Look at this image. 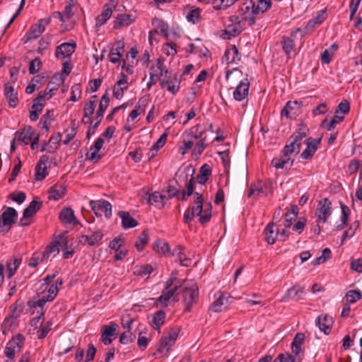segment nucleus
Returning <instances> with one entry per match:
<instances>
[{
    "label": "nucleus",
    "instance_id": "obj_1",
    "mask_svg": "<svg viewBox=\"0 0 362 362\" xmlns=\"http://www.w3.org/2000/svg\"><path fill=\"white\" fill-rule=\"evenodd\" d=\"M196 199L194 202V206H189L185 211L183 221L186 224H189L195 216L199 217V223L205 224L208 223L211 218L212 206L210 202L204 203L202 194L199 192L194 193Z\"/></svg>",
    "mask_w": 362,
    "mask_h": 362
},
{
    "label": "nucleus",
    "instance_id": "obj_2",
    "mask_svg": "<svg viewBox=\"0 0 362 362\" xmlns=\"http://www.w3.org/2000/svg\"><path fill=\"white\" fill-rule=\"evenodd\" d=\"M23 302L18 300L15 304L10 308L8 315L5 318L1 325L2 331L4 334L8 332L13 331L21 322V316L23 313Z\"/></svg>",
    "mask_w": 362,
    "mask_h": 362
},
{
    "label": "nucleus",
    "instance_id": "obj_3",
    "mask_svg": "<svg viewBox=\"0 0 362 362\" xmlns=\"http://www.w3.org/2000/svg\"><path fill=\"white\" fill-rule=\"evenodd\" d=\"M56 87H50V83L44 91L38 93V95L33 100L32 110L30 111V119L31 121H36L38 119L39 114L45 107V102L52 97V91L56 90Z\"/></svg>",
    "mask_w": 362,
    "mask_h": 362
},
{
    "label": "nucleus",
    "instance_id": "obj_4",
    "mask_svg": "<svg viewBox=\"0 0 362 362\" xmlns=\"http://www.w3.org/2000/svg\"><path fill=\"white\" fill-rule=\"evenodd\" d=\"M182 297L185 308V310L189 312L198 297V287L193 281H183Z\"/></svg>",
    "mask_w": 362,
    "mask_h": 362
},
{
    "label": "nucleus",
    "instance_id": "obj_5",
    "mask_svg": "<svg viewBox=\"0 0 362 362\" xmlns=\"http://www.w3.org/2000/svg\"><path fill=\"white\" fill-rule=\"evenodd\" d=\"M110 98L107 90L103 94L101 98L98 110H97L96 115L95 117V123L90 127L86 134L88 139H90V136L95 132V129L100 124L103 117L104 113L109 105Z\"/></svg>",
    "mask_w": 362,
    "mask_h": 362
},
{
    "label": "nucleus",
    "instance_id": "obj_6",
    "mask_svg": "<svg viewBox=\"0 0 362 362\" xmlns=\"http://www.w3.org/2000/svg\"><path fill=\"white\" fill-rule=\"evenodd\" d=\"M18 218V213L13 207H7L0 216V233L8 231L10 226L13 224Z\"/></svg>",
    "mask_w": 362,
    "mask_h": 362
},
{
    "label": "nucleus",
    "instance_id": "obj_7",
    "mask_svg": "<svg viewBox=\"0 0 362 362\" xmlns=\"http://www.w3.org/2000/svg\"><path fill=\"white\" fill-rule=\"evenodd\" d=\"M178 335V330L175 328L164 333L159 341V346L157 351L161 354H167L170 347L175 344Z\"/></svg>",
    "mask_w": 362,
    "mask_h": 362
},
{
    "label": "nucleus",
    "instance_id": "obj_8",
    "mask_svg": "<svg viewBox=\"0 0 362 362\" xmlns=\"http://www.w3.org/2000/svg\"><path fill=\"white\" fill-rule=\"evenodd\" d=\"M332 214V202L328 198L319 201L315 210L317 222L325 223Z\"/></svg>",
    "mask_w": 362,
    "mask_h": 362
},
{
    "label": "nucleus",
    "instance_id": "obj_9",
    "mask_svg": "<svg viewBox=\"0 0 362 362\" xmlns=\"http://www.w3.org/2000/svg\"><path fill=\"white\" fill-rule=\"evenodd\" d=\"M254 2L252 0H247L240 8L238 16L239 20H243L245 24L247 23L250 26L255 23V14L252 12Z\"/></svg>",
    "mask_w": 362,
    "mask_h": 362
},
{
    "label": "nucleus",
    "instance_id": "obj_10",
    "mask_svg": "<svg viewBox=\"0 0 362 362\" xmlns=\"http://www.w3.org/2000/svg\"><path fill=\"white\" fill-rule=\"evenodd\" d=\"M59 288L57 285L52 284L49 286L48 289L49 295L47 296H43L40 299H32L30 300V303L33 305H36L35 307L40 310L41 315L45 314L44 311V305L48 301H52L54 298L57 296Z\"/></svg>",
    "mask_w": 362,
    "mask_h": 362
},
{
    "label": "nucleus",
    "instance_id": "obj_11",
    "mask_svg": "<svg viewBox=\"0 0 362 362\" xmlns=\"http://www.w3.org/2000/svg\"><path fill=\"white\" fill-rule=\"evenodd\" d=\"M272 192V184L269 182H263L262 181H258L255 184H252L250 187V190L248 192V197H251L252 196L256 197V198L262 196H266L269 193Z\"/></svg>",
    "mask_w": 362,
    "mask_h": 362
},
{
    "label": "nucleus",
    "instance_id": "obj_12",
    "mask_svg": "<svg viewBox=\"0 0 362 362\" xmlns=\"http://www.w3.org/2000/svg\"><path fill=\"white\" fill-rule=\"evenodd\" d=\"M90 206L94 211L96 216H100V212L103 211L107 218H110L112 216V205L105 199H100L98 201H90Z\"/></svg>",
    "mask_w": 362,
    "mask_h": 362
},
{
    "label": "nucleus",
    "instance_id": "obj_13",
    "mask_svg": "<svg viewBox=\"0 0 362 362\" xmlns=\"http://www.w3.org/2000/svg\"><path fill=\"white\" fill-rule=\"evenodd\" d=\"M229 19L233 25H228L225 33L228 36V38L230 39L231 37L238 36L244 30L246 25L243 20H239L238 16H230Z\"/></svg>",
    "mask_w": 362,
    "mask_h": 362
},
{
    "label": "nucleus",
    "instance_id": "obj_14",
    "mask_svg": "<svg viewBox=\"0 0 362 362\" xmlns=\"http://www.w3.org/2000/svg\"><path fill=\"white\" fill-rule=\"evenodd\" d=\"M50 19H41L37 23L33 25L26 33V40L24 43L37 39L45 29V25L49 23Z\"/></svg>",
    "mask_w": 362,
    "mask_h": 362
},
{
    "label": "nucleus",
    "instance_id": "obj_15",
    "mask_svg": "<svg viewBox=\"0 0 362 362\" xmlns=\"http://www.w3.org/2000/svg\"><path fill=\"white\" fill-rule=\"evenodd\" d=\"M117 5V2L115 0H109L104 5L101 14L96 18V24L99 26L104 25L110 18Z\"/></svg>",
    "mask_w": 362,
    "mask_h": 362
},
{
    "label": "nucleus",
    "instance_id": "obj_16",
    "mask_svg": "<svg viewBox=\"0 0 362 362\" xmlns=\"http://www.w3.org/2000/svg\"><path fill=\"white\" fill-rule=\"evenodd\" d=\"M22 341L23 339L21 334H18L16 337H13L6 346L4 351L5 356L8 358H13L16 352L20 350Z\"/></svg>",
    "mask_w": 362,
    "mask_h": 362
},
{
    "label": "nucleus",
    "instance_id": "obj_17",
    "mask_svg": "<svg viewBox=\"0 0 362 362\" xmlns=\"http://www.w3.org/2000/svg\"><path fill=\"white\" fill-rule=\"evenodd\" d=\"M250 82L247 78L240 81L233 91V98L237 101L243 100L249 93Z\"/></svg>",
    "mask_w": 362,
    "mask_h": 362
},
{
    "label": "nucleus",
    "instance_id": "obj_18",
    "mask_svg": "<svg viewBox=\"0 0 362 362\" xmlns=\"http://www.w3.org/2000/svg\"><path fill=\"white\" fill-rule=\"evenodd\" d=\"M76 44L75 42H64L56 48L55 56L59 57H70L75 52Z\"/></svg>",
    "mask_w": 362,
    "mask_h": 362
},
{
    "label": "nucleus",
    "instance_id": "obj_19",
    "mask_svg": "<svg viewBox=\"0 0 362 362\" xmlns=\"http://www.w3.org/2000/svg\"><path fill=\"white\" fill-rule=\"evenodd\" d=\"M103 144L104 139L102 137L98 138L93 146L90 147L91 152L86 153V159L93 163L98 162L103 157V155L98 153V151L102 148Z\"/></svg>",
    "mask_w": 362,
    "mask_h": 362
},
{
    "label": "nucleus",
    "instance_id": "obj_20",
    "mask_svg": "<svg viewBox=\"0 0 362 362\" xmlns=\"http://www.w3.org/2000/svg\"><path fill=\"white\" fill-rule=\"evenodd\" d=\"M320 139H315L309 137L305 139L306 148L301 153L300 157L303 159H309L313 157L317 149Z\"/></svg>",
    "mask_w": 362,
    "mask_h": 362
},
{
    "label": "nucleus",
    "instance_id": "obj_21",
    "mask_svg": "<svg viewBox=\"0 0 362 362\" xmlns=\"http://www.w3.org/2000/svg\"><path fill=\"white\" fill-rule=\"evenodd\" d=\"M333 318L327 314L320 315L316 320V325L325 334H329L333 325Z\"/></svg>",
    "mask_w": 362,
    "mask_h": 362
},
{
    "label": "nucleus",
    "instance_id": "obj_22",
    "mask_svg": "<svg viewBox=\"0 0 362 362\" xmlns=\"http://www.w3.org/2000/svg\"><path fill=\"white\" fill-rule=\"evenodd\" d=\"M60 247L57 237H56L42 252L41 260L45 261L50 257H54L60 252Z\"/></svg>",
    "mask_w": 362,
    "mask_h": 362
},
{
    "label": "nucleus",
    "instance_id": "obj_23",
    "mask_svg": "<svg viewBox=\"0 0 362 362\" xmlns=\"http://www.w3.org/2000/svg\"><path fill=\"white\" fill-rule=\"evenodd\" d=\"M182 284L179 281L170 289H163L161 296L158 298V301L161 305L166 307L168 303L171 298H173L180 288H182Z\"/></svg>",
    "mask_w": 362,
    "mask_h": 362
},
{
    "label": "nucleus",
    "instance_id": "obj_24",
    "mask_svg": "<svg viewBox=\"0 0 362 362\" xmlns=\"http://www.w3.org/2000/svg\"><path fill=\"white\" fill-rule=\"evenodd\" d=\"M305 288L303 286H300L298 285L293 286L290 288L285 295L283 296V300H286L288 299H293L296 300H299L303 298L305 295Z\"/></svg>",
    "mask_w": 362,
    "mask_h": 362
},
{
    "label": "nucleus",
    "instance_id": "obj_25",
    "mask_svg": "<svg viewBox=\"0 0 362 362\" xmlns=\"http://www.w3.org/2000/svg\"><path fill=\"white\" fill-rule=\"evenodd\" d=\"M103 234L100 230H97L91 235H82L79 237L78 242L83 245L94 246L98 244L103 238Z\"/></svg>",
    "mask_w": 362,
    "mask_h": 362
},
{
    "label": "nucleus",
    "instance_id": "obj_26",
    "mask_svg": "<svg viewBox=\"0 0 362 362\" xmlns=\"http://www.w3.org/2000/svg\"><path fill=\"white\" fill-rule=\"evenodd\" d=\"M117 325L115 323H110L109 325H104L102 328L101 340L105 345H109L112 339L110 338L115 334Z\"/></svg>",
    "mask_w": 362,
    "mask_h": 362
},
{
    "label": "nucleus",
    "instance_id": "obj_27",
    "mask_svg": "<svg viewBox=\"0 0 362 362\" xmlns=\"http://www.w3.org/2000/svg\"><path fill=\"white\" fill-rule=\"evenodd\" d=\"M24 133L28 134V136H24V145H27L28 144V141H31L30 147L32 150H35L38 146V141L40 135L37 133H35L33 131L31 127H24Z\"/></svg>",
    "mask_w": 362,
    "mask_h": 362
},
{
    "label": "nucleus",
    "instance_id": "obj_28",
    "mask_svg": "<svg viewBox=\"0 0 362 362\" xmlns=\"http://www.w3.org/2000/svg\"><path fill=\"white\" fill-rule=\"evenodd\" d=\"M327 18L326 11L321 10L319 11L316 16L310 19L305 26V30L307 32H311L313 29L320 25Z\"/></svg>",
    "mask_w": 362,
    "mask_h": 362
},
{
    "label": "nucleus",
    "instance_id": "obj_29",
    "mask_svg": "<svg viewBox=\"0 0 362 362\" xmlns=\"http://www.w3.org/2000/svg\"><path fill=\"white\" fill-rule=\"evenodd\" d=\"M42 202L38 197H35L29 205L24 209V218L33 217L41 209Z\"/></svg>",
    "mask_w": 362,
    "mask_h": 362
},
{
    "label": "nucleus",
    "instance_id": "obj_30",
    "mask_svg": "<svg viewBox=\"0 0 362 362\" xmlns=\"http://www.w3.org/2000/svg\"><path fill=\"white\" fill-rule=\"evenodd\" d=\"M35 304L33 305L32 303H30V300L28 302V311L32 315H34L30 322L31 327H33L34 329H36L39 325H42L41 319L44 316V315H41L40 310L35 307Z\"/></svg>",
    "mask_w": 362,
    "mask_h": 362
},
{
    "label": "nucleus",
    "instance_id": "obj_31",
    "mask_svg": "<svg viewBox=\"0 0 362 362\" xmlns=\"http://www.w3.org/2000/svg\"><path fill=\"white\" fill-rule=\"evenodd\" d=\"M4 86V95L9 106L11 107H16L18 103L17 93L15 92L13 88L8 83H6Z\"/></svg>",
    "mask_w": 362,
    "mask_h": 362
},
{
    "label": "nucleus",
    "instance_id": "obj_32",
    "mask_svg": "<svg viewBox=\"0 0 362 362\" xmlns=\"http://www.w3.org/2000/svg\"><path fill=\"white\" fill-rule=\"evenodd\" d=\"M264 233H265V238H264L265 240L269 244H271V245L274 244L276 242L277 235H279V230L276 227L275 224L273 222L269 223L267 226V227L264 230Z\"/></svg>",
    "mask_w": 362,
    "mask_h": 362
},
{
    "label": "nucleus",
    "instance_id": "obj_33",
    "mask_svg": "<svg viewBox=\"0 0 362 362\" xmlns=\"http://www.w3.org/2000/svg\"><path fill=\"white\" fill-rule=\"evenodd\" d=\"M134 19L130 14H118L114 21L113 28L119 29L122 27L128 26L134 22Z\"/></svg>",
    "mask_w": 362,
    "mask_h": 362
},
{
    "label": "nucleus",
    "instance_id": "obj_34",
    "mask_svg": "<svg viewBox=\"0 0 362 362\" xmlns=\"http://www.w3.org/2000/svg\"><path fill=\"white\" fill-rule=\"evenodd\" d=\"M224 58L227 64L237 63L240 61L241 54L239 53L238 49L235 45H232L231 47L226 50Z\"/></svg>",
    "mask_w": 362,
    "mask_h": 362
},
{
    "label": "nucleus",
    "instance_id": "obj_35",
    "mask_svg": "<svg viewBox=\"0 0 362 362\" xmlns=\"http://www.w3.org/2000/svg\"><path fill=\"white\" fill-rule=\"evenodd\" d=\"M59 218L65 224H76L78 223L74 212L71 208L63 209L59 214Z\"/></svg>",
    "mask_w": 362,
    "mask_h": 362
},
{
    "label": "nucleus",
    "instance_id": "obj_36",
    "mask_svg": "<svg viewBox=\"0 0 362 362\" xmlns=\"http://www.w3.org/2000/svg\"><path fill=\"white\" fill-rule=\"evenodd\" d=\"M309 133V129L308 127L303 124L300 123L298 124V129L296 132L291 136L293 139L294 143L299 144L300 147L302 145V139L307 136Z\"/></svg>",
    "mask_w": 362,
    "mask_h": 362
},
{
    "label": "nucleus",
    "instance_id": "obj_37",
    "mask_svg": "<svg viewBox=\"0 0 362 362\" xmlns=\"http://www.w3.org/2000/svg\"><path fill=\"white\" fill-rule=\"evenodd\" d=\"M66 187L62 184H56L49 189V199L59 200L64 194Z\"/></svg>",
    "mask_w": 362,
    "mask_h": 362
},
{
    "label": "nucleus",
    "instance_id": "obj_38",
    "mask_svg": "<svg viewBox=\"0 0 362 362\" xmlns=\"http://www.w3.org/2000/svg\"><path fill=\"white\" fill-rule=\"evenodd\" d=\"M165 319V313L163 310H158L153 315L151 325L153 329L160 332L161 326L164 324Z\"/></svg>",
    "mask_w": 362,
    "mask_h": 362
},
{
    "label": "nucleus",
    "instance_id": "obj_39",
    "mask_svg": "<svg viewBox=\"0 0 362 362\" xmlns=\"http://www.w3.org/2000/svg\"><path fill=\"white\" fill-rule=\"evenodd\" d=\"M118 215L122 218V225L124 228H134L138 225L136 220L132 218L129 212L121 211H119Z\"/></svg>",
    "mask_w": 362,
    "mask_h": 362
},
{
    "label": "nucleus",
    "instance_id": "obj_40",
    "mask_svg": "<svg viewBox=\"0 0 362 362\" xmlns=\"http://www.w3.org/2000/svg\"><path fill=\"white\" fill-rule=\"evenodd\" d=\"M165 197V194H160L158 192H154L153 193L148 195L147 202L150 205L156 204L159 208H160L164 206L163 201Z\"/></svg>",
    "mask_w": 362,
    "mask_h": 362
},
{
    "label": "nucleus",
    "instance_id": "obj_41",
    "mask_svg": "<svg viewBox=\"0 0 362 362\" xmlns=\"http://www.w3.org/2000/svg\"><path fill=\"white\" fill-rule=\"evenodd\" d=\"M272 6L271 0H258L257 4H254L252 12L255 15L263 13L269 10Z\"/></svg>",
    "mask_w": 362,
    "mask_h": 362
},
{
    "label": "nucleus",
    "instance_id": "obj_42",
    "mask_svg": "<svg viewBox=\"0 0 362 362\" xmlns=\"http://www.w3.org/2000/svg\"><path fill=\"white\" fill-rule=\"evenodd\" d=\"M228 298L227 294H221L211 305V310L215 313L222 311L228 303Z\"/></svg>",
    "mask_w": 362,
    "mask_h": 362
},
{
    "label": "nucleus",
    "instance_id": "obj_43",
    "mask_svg": "<svg viewBox=\"0 0 362 362\" xmlns=\"http://www.w3.org/2000/svg\"><path fill=\"white\" fill-rule=\"evenodd\" d=\"M21 264V257H13V259L7 263V276L8 278H11L17 269Z\"/></svg>",
    "mask_w": 362,
    "mask_h": 362
},
{
    "label": "nucleus",
    "instance_id": "obj_44",
    "mask_svg": "<svg viewBox=\"0 0 362 362\" xmlns=\"http://www.w3.org/2000/svg\"><path fill=\"white\" fill-rule=\"evenodd\" d=\"M305 339V335L303 333H297L293 339V341L291 344V349L292 352L296 355L298 356L300 350L301 345Z\"/></svg>",
    "mask_w": 362,
    "mask_h": 362
},
{
    "label": "nucleus",
    "instance_id": "obj_45",
    "mask_svg": "<svg viewBox=\"0 0 362 362\" xmlns=\"http://www.w3.org/2000/svg\"><path fill=\"white\" fill-rule=\"evenodd\" d=\"M153 24L156 27L154 30H158V34L163 35L165 38H168V26L163 20L155 18L153 20Z\"/></svg>",
    "mask_w": 362,
    "mask_h": 362
},
{
    "label": "nucleus",
    "instance_id": "obj_46",
    "mask_svg": "<svg viewBox=\"0 0 362 362\" xmlns=\"http://www.w3.org/2000/svg\"><path fill=\"white\" fill-rule=\"evenodd\" d=\"M54 120V110H47V112L41 117L40 124L43 129L48 132L51 122Z\"/></svg>",
    "mask_w": 362,
    "mask_h": 362
},
{
    "label": "nucleus",
    "instance_id": "obj_47",
    "mask_svg": "<svg viewBox=\"0 0 362 362\" xmlns=\"http://www.w3.org/2000/svg\"><path fill=\"white\" fill-rule=\"evenodd\" d=\"M298 214V209L297 206H292L290 211L286 214V219L284 221V226L286 228H290L292 225V221L295 219Z\"/></svg>",
    "mask_w": 362,
    "mask_h": 362
},
{
    "label": "nucleus",
    "instance_id": "obj_48",
    "mask_svg": "<svg viewBox=\"0 0 362 362\" xmlns=\"http://www.w3.org/2000/svg\"><path fill=\"white\" fill-rule=\"evenodd\" d=\"M149 240V235L148 234V231L146 230H144L139 236L136 243L135 246L138 251H141L144 246L147 244Z\"/></svg>",
    "mask_w": 362,
    "mask_h": 362
},
{
    "label": "nucleus",
    "instance_id": "obj_49",
    "mask_svg": "<svg viewBox=\"0 0 362 362\" xmlns=\"http://www.w3.org/2000/svg\"><path fill=\"white\" fill-rule=\"evenodd\" d=\"M153 249L159 253H161L163 255H168L170 252V247L167 243L162 242L161 240H158L153 243Z\"/></svg>",
    "mask_w": 362,
    "mask_h": 362
},
{
    "label": "nucleus",
    "instance_id": "obj_50",
    "mask_svg": "<svg viewBox=\"0 0 362 362\" xmlns=\"http://www.w3.org/2000/svg\"><path fill=\"white\" fill-rule=\"evenodd\" d=\"M359 222L358 221H354L349 228L348 230L344 231L343 235L341 236V245L344 243V241L349 238H351L356 233V230L358 228Z\"/></svg>",
    "mask_w": 362,
    "mask_h": 362
},
{
    "label": "nucleus",
    "instance_id": "obj_51",
    "mask_svg": "<svg viewBox=\"0 0 362 362\" xmlns=\"http://www.w3.org/2000/svg\"><path fill=\"white\" fill-rule=\"evenodd\" d=\"M362 294L358 290H351L346 293V298L348 303H354L360 300Z\"/></svg>",
    "mask_w": 362,
    "mask_h": 362
},
{
    "label": "nucleus",
    "instance_id": "obj_52",
    "mask_svg": "<svg viewBox=\"0 0 362 362\" xmlns=\"http://www.w3.org/2000/svg\"><path fill=\"white\" fill-rule=\"evenodd\" d=\"M204 133V129H202L200 124H197L190 129L189 136L190 139H201Z\"/></svg>",
    "mask_w": 362,
    "mask_h": 362
},
{
    "label": "nucleus",
    "instance_id": "obj_53",
    "mask_svg": "<svg viewBox=\"0 0 362 362\" xmlns=\"http://www.w3.org/2000/svg\"><path fill=\"white\" fill-rule=\"evenodd\" d=\"M201 10L199 8H192L187 15L186 18L188 22L195 24L200 18Z\"/></svg>",
    "mask_w": 362,
    "mask_h": 362
},
{
    "label": "nucleus",
    "instance_id": "obj_54",
    "mask_svg": "<svg viewBox=\"0 0 362 362\" xmlns=\"http://www.w3.org/2000/svg\"><path fill=\"white\" fill-rule=\"evenodd\" d=\"M331 257V250L329 248H325L322 252V255L317 257L313 262V265H318L323 262H325L326 260L329 259Z\"/></svg>",
    "mask_w": 362,
    "mask_h": 362
},
{
    "label": "nucleus",
    "instance_id": "obj_55",
    "mask_svg": "<svg viewBox=\"0 0 362 362\" xmlns=\"http://www.w3.org/2000/svg\"><path fill=\"white\" fill-rule=\"evenodd\" d=\"M282 45L283 50L286 54V55L288 56L294 48L293 40L289 37H284L282 40Z\"/></svg>",
    "mask_w": 362,
    "mask_h": 362
},
{
    "label": "nucleus",
    "instance_id": "obj_56",
    "mask_svg": "<svg viewBox=\"0 0 362 362\" xmlns=\"http://www.w3.org/2000/svg\"><path fill=\"white\" fill-rule=\"evenodd\" d=\"M300 148L301 147H300L299 144L294 143V141H292L289 144H287L284 146L283 151H285L286 154H297L300 152Z\"/></svg>",
    "mask_w": 362,
    "mask_h": 362
},
{
    "label": "nucleus",
    "instance_id": "obj_57",
    "mask_svg": "<svg viewBox=\"0 0 362 362\" xmlns=\"http://www.w3.org/2000/svg\"><path fill=\"white\" fill-rule=\"evenodd\" d=\"M206 146L207 144L206 137L199 139V141L196 143L195 147L193 150V154L200 156Z\"/></svg>",
    "mask_w": 362,
    "mask_h": 362
},
{
    "label": "nucleus",
    "instance_id": "obj_58",
    "mask_svg": "<svg viewBox=\"0 0 362 362\" xmlns=\"http://www.w3.org/2000/svg\"><path fill=\"white\" fill-rule=\"evenodd\" d=\"M136 336L130 331H127L121 334L119 341L123 344H128L134 341Z\"/></svg>",
    "mask_w": 362,
    "mask_h": 362
},
{
    "label": "nucleus",
    "instance_id": "obj_59",
    "mask_svg": "<svg viewBox=\"0 0 362 362\" xmlns=\"http://www.w3.org/2000/svg\"><path fill=\"white\" fill-rule=\"evenodd\" d=\"M41 67L42 62L39 58L36 57L30 62L29 72L30 74H35L40 71Z\"/></svg>",
    "mask_w": 362,
    "mask_h": 362
},
{
    "label": "nucleus",
    "instance_id": "obj_60",
    "mask_svg": "<svg viewBox=\"0 0 362 362\" xmlns=\"http://www.w3.org/2000/svg\"><path fill=\"white\" fill-rule=\"evenodd\" d=\"M298 356H293L290 354H280L277 356V360L280 362H300Z\"/></svg>",
    "mask_w": 362,
    "mask_h": 362
},
{
    "label": "nucleus",
    "instance_id": "obj_61",
    "mask_svg": "<svg viewBox=\"0 0 362 362\" xmlns=\"http://www.w3.org/2000/svg\"><path fill=\"white\" fill-rule=\"evenodd\" d=\"M57 238H58L60 250H62L63 251L64 250H66L71 249V245L69 244V242L66 235H65V234L60 235L57 237Z\"/></svg>",
    "mask_w": 362,
    "mask_h": 362
},
{
    "label": "nucleus",
    "instance_id": "obj_62",
    "mask_svg": "<svg viewBox=\"0 0 362 362\" xmlns=\"http://www.w3.org/2000/svg\"><path fill=\"white\" fill-rule=\"evenodd\" d=\"M47 175V166L37 164L35 168V180H42Z\"/></svg>",
    "mask_w": 362,
    "mask_h": 362
},
{
    "label": "nucleus",
    "instance_id": "obj_63",
    "mask_svg": "<svg viewBox=\"0 0 362 362\" xmlns=\"http://www.w3.org/2000/svg\"><path fill=\"white\" fill-rule=\"evenodd\" d=\"M350 104L346 100H342L337 106L335 110V114L337 115L339 112H341L344 115H346L349 112Z\"/></svg>",
    "mask_w": 362,
    "mask_h": 362
},
{
    "label": "nucleus",
    "instance_id": "obj_64",
    "mask_svg": "<svg viewBox=\"0 0 362 362\" xmlns=\"http://www.w3.org/2000/svg\"><path fill=\"white\" fill-rule=\"evenodd\" d=\"M95 108V101L90 100L86 103L84 107V117L90 118V116L94 113Z\"/></svg>",
    "mask_w": 362,
    "mask_h": 362
}]
</instances>
